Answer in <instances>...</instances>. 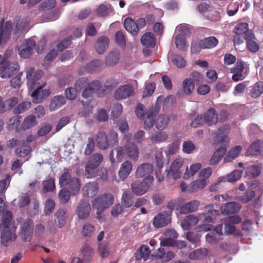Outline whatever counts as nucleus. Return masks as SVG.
<instances>
[{"instance_id":"obj_2","label":"nucleus","mask_w":263,"mask_h":263,"mask_svg":"<svg viewBox=\"0 0 263 263\" xmlns=\"http://www.w3.org/2000/svg\"><path fill=\"white\" fill-rule=\"evenodd\" d=\"M43 71L37 70L34 71V68H30L26 71L27 84L30 89H34L31 95L33 101L34 103H40L43 100L41 93V89L43 86L39 85L37 81L42 78Z\"/></svg>"},{"instance_id":"obj_56","label":"nucleus","mask_w":263,"mask_h":263,"mask_svg":"<svg viewBox=\"0 0 263 263\" xmlns=\"http://www.w3.org/2000/svg\"><path fill=\"white\" fill-rule=\"evenodd\" d=\"M255 192L254 191H247L243 195L238 197V199L243 203H248L251 201L255 197Z\"/></svg>"},{"instance_id":"obj_28","label":"nucleus","mask_w":263,"mask_h":263,"mask_svg":"<svg viewBox=\"0 0 263 263\" xmlns=\"http://www.w3.org/2000/svg\"><path fill=\"white\" fill-rule=\"evenodd\" d=\"M97 144L99 148L105 150L109 146V142L105 132H99L96 137Z\"/></svg>"},{"instance_id":"obj_19","label":"nucleus","mask_w":263,"mask_h":263,"mask_svg":"<svg viewBox=\"0 0 263 263\" xmlns=\"http://www.w3.org/2000/svg\"><path fill=\"white\" fill-rule=\"evenodd\" d=\"M16 234L9 229L4 230L1 236V242L4 247H8L12 242L15 240Z\"/></svg>"},{"instance_id":"obj_38","label":"nucleus","mask_w":263,"mask_h":263,"mask_svg":"<svg viewBox=\"0 0 263 263\" xmlns=\"http://www.w3.org/2000/svg\"><path fill=\"white\" fill-rule=\"evenodd\" d=\"M116 152V159L114 158V151H111L109 154V158L112 163L121 162L124 158L125 154L124 146H118L115 149Z\"/></svg>"},{"instance_id":"obj_58","label":"nucleus","mask_w":263,"mask_h":263,"mask_svg":"<svg viewBox=\"0 0 263 263\" xmlns=\"http://www.w3.org/2000/svg\"><path fill=\"white\" fill-rule=\"evenodd\" d=\"M229 126L226 125H223L219 128H218L217 133H216V139L217 141L220 143H222L224 142L225 138L227 137L225 133L226 131L228 130Z\"/></svg>"},{"instance_id":"obj_47","label":"nucleus","mask_w":263,"mask_h":263,"mask_svg":"<svg viewBox=\"0 0 263 263\" xmlns=\"http://www.w3.org/2000/svg\"><path fill=\"white\" fill-rule=\"evenodd\" d=\"M163 101V106L166 107H171L174 105L176 102L175 97L173 95H170L167 96L164 100L163 97L161 96H159L157 100L156 106L158 105L160 103Z\"/></svg>"},{"instance_id":"obj_40","label":"nucleus","mask_w":263,"mask_h":263,"mask_svg":"<svg viewBox=\"0 0 263 263\" xmlns=\"http://www.w3.org/2000/svg\"><path fill=\"white\" fill-rule=\"evenodd\" d=\"M119 57L120 52L118 50L111 51L106 58V64L109 66H112L116 65L119 62Z\"/></svg>"},{"instance_id":"obj_37","label":"nucleus","mask_w":263,"mask_h":263,"mask_svg":"<svg viewBox=\"0 0 263 263\" xmlns=\"http://www.w3.org/2000/svg\"><path fill=\"white\" fill-rule=\"evenodd\" d=\"M65 104V99L63 96H57L53 97L50 103L49 108L50 111H54Z\"/></svg>"},{"instance_id":"obj_20","label":"nucleus","mask_w":263,"mask_h":263,"mask_svg":"<svg viewBox=\"0 0 263 263\" xmlns=\"http://www.w3.org/2000/svg\"><path fill=\"white\" fill-rule=\"evenodd\" d=\"M133 167V165L130 161L126 160L123 162L118 171V175L120 178L122 180L126 179L132 172Z\"/></svg>"},{"instance_id":"obj_57","label":"nucleus","mask_w":263,"mask_h":263,"mask_svg":"<svg viewBox=\"0 0 263 263\" xmlns=\"http://www.w3.org/2000/svg\"><path fill=\"white\" fill-rule=\"evenodd\" d=\"M229 126L226 125H223L219 128H218L217 133H216V139L217 141L220 143H222L224 142L225 138L227 137L225 133L226 131L228 130Z\"/></svg>"},{"instance_id":"obj_25","label":"nucleus","mask_w":263,"mask_h":263,"mask_svg":"<svg viewBox=\"0 0 263 263\" xmlns=\"http://www.w3.org/2000/svg\"><path fill=\"white\" fill-rule=\"evenodd\" d=\"M151 250L148 246L143 245L138 249L135 253V258L136 260H139L143 259L144 261H146L150 255Z\"/></svg>"},{"instance_id":"obj_14","label":"nucleus","mask_w":263,"mask_h":263,"mask_svg":"<svg viewBox=\"0 0 263 263\" xmlns=\"http://www.w3.org/2000/svg\"><path fill=\"white\" fill-rule=\"evenodd\" d=\"M183 163L184 160L181 157L177 158L172 162L170 171L173 179L176 180L181 177V172L180 170Z\"/></svg>"},{"instance_id":"obj_34","label":"nucleus","mask_w":263,"mask_h":263,"mask_svg":"<svg viewBox=\"0 0 263 263\" xmlns=\"http://www.w3.org/2000/svg\"><path fill=\"white\" fill-rule=\"evenodd\" d=\"M199 202L198 200H194L183 205L181 208V214H187L197 210Z\"/></svg>"},{"instance_id":"obj_27","label":"nucleus","mask_w":263,"mask_h":263,"mask_svg":"<svg viewBox=\"0 0 263 263\" xmlns=\"http://www.w3.org/2000/svg\"><path fill=\"white\" fill-rule=\"evenodd\" d=\"M82 258L85 262H90L93 258L94 250L89 245H84L81 249Z\"/></svg>"},{"instance_id":"obj_64","label":"nucleus","mask_w":263,"mask_h":263,"mask_svg":"<svg viewBox=\"0 0 263 263\" xmlns=\"http://www.w3.org/2000/svg\"><path fill=\"white\" fill-rule=\"evenodd\" d=\"M31 104L30 102H25L19 104L13 109L15 114H19L23 112L30 108Z\"/></svg>"},{"instance_id":"obj_59","label":"nucleus","mask_w":263,"mask_h":263,"mask_svg":"<svg viewBox=\"0 0 263 263\" xmlns=\"http://www.w3.org/2000/svg\"><path fill=\"white\" fill-rule=\"evenodd\" d=\"M35 123V117L30 115L27 116L23 121L22 127L24 130L32 128Z\"/></svg>"},{"instance_id":"obj_6","label":"nucleus","mask_w":263,"mask_h":263,"mask_svg":"<svg viewBox=\"0 0 263 263\" xmlns=\"http://www.w3.org/2000/svg\"><path fill=\"white\" fill-rule=\"evenodd\" d=\"M19 70V65L17 63H10L8 61H3L0 66V76L5 79L10 78L16 73Z\"/></svg>"},{"instance_id":"obj_44","label":"nucleus","mask_w":263,"mask_h":263,"mask_svg":"<svg viewBox=\"0 0 263 263\" xmlns=\"http://www.w3.org/2000/svg\"><path fill=\"white\" fill-rule=\"evenodd\" d=\"M209 251L206 248H199L193 251L189 254V258L191 259L197 260L206 256Z\"/></svg>"},{"instance_id":"obj_16","label":"nucleus","mask_w":263,"mask_h":263,"mask_svg":"<svg viewBox=\"0 0 263 263\" xmlns=\"http://www.w3.org/2000/svg\"><path fill=\"white\" fill-rule=\"evenodd\" d=\"M219 214L220 212L218 210L213 209V205L209 204L205 206V212L200 215V217L203 218L205 222H211Z\"/></svg>"},{"instance_id":"obj_55","label":"nucleus","mask_w":263,"mask_h":263,"mask_svg":"<svg viewBox=\"0 0 263 263\" xmlns=\"http://www.w3.org/2000/svg\"><path fill=\"white\" fill-rule=\"evenodd\" d=\"M206 241L211 245H215L219 242L222 239L219 234L211 232L208 233L205 236Z\"/></svg>"},{"instance_id":"obj_62","label":"nucleus","mask_w":263,"mask_h":263,"mask_svg":"<svg viewBox=\"0 0 263 263\" xmlns=\"http://www.w3.org/2000/svg\"><path fill=\"white\" fill-rule=\"evenodd\" d=\"M175 44L176 47L180 50H183L186 45V38L181 34H179L175 36Z\"/></svg>"},{"instance_id":"obj_1","label":"nucleus","mask_w":263,"mask_h":263,"mask_svg":"<svg viewBox=\"0 0 263 263\" xmlns=\"http://www.w3.org/2000/svg\"><path fill=\"white\" fill-rule=\"evenodd\" d=\"M103 155L99 153L91 155L85 166V175L87 178H95L99 175L102 180L107 178V171L105 168H100L102 174H99V166L103 162Z\"/></svg>"},{"instance_id":"obj_22","label":"nucleus","mask_w":263,"mask_h":263,"mask_svg":"<svg viewBox=\"0 0 263 263\" xmlns=\"http://www.w3.org/2000/svg\"><path fill=\"white\" fill-rule=\"evenodd\" d=\"M263 150V141H254L247 150V156H257Z\"/></svg>"},{"instance_id":"obj_29","label":"nucleus","mask_w":263,"mask_h":263,"mask_svg":"<svg viewBox=\"0 0 263 263\" xmlns=\"http://www.w3.org/2000/svg\"><path fill=\"white\" fill-rule=\"evenodd\" d=\"M199 222V218L194 215L186 216L181 222V226L184 230H187L191 226L196 225Z\"/></svg>"},{"instance_id":"obj_46","label":"nucleus","mask_w":263,"mask_h":263,"mask_svg":"<svg viewBox=\"0 0 263 263\" xmlns=\"http://www.w3.org/2000/svg\"><path fill=\"white\" fill-rule=\"evenodd\" d=\"M249 32L252 31L248 29V24L247 23H241L237 24L233 30L234 34L244 35L245 38H246L247 35Z\"/></svg>"},{"instance_id":"obj_51","label":"nucleus","mask_w":263,"mask_h":263,"mask_svg":"<svg viewBox=\"0 0 263 263\" xmlns=\"http://www.w3.org/2000/svg\"><path fill=\"white\" fill-rule=\"evenodd\" d=\"M12 219L11 212L7 211L4 212L2 216L1 226L5 228H9L11 225Z\"/></svg>"},{"instance_id":"obj_10","label":"nucleus","mask_w":263,"mask_h":263,"mask_svg":"<svg viewBox=\"0 0 263 263\" xmlns=\"http://www.w3.org/2000/svg\"><path fill=\"white\" fill-rule=\"evenodd\" d=\"M154 171V166L149 163H143L139 165L135 172V177L137 178L153 177L151 174Z\"/></svg>"},{"instance_id":"obj_35","label":"nucleus","mask_w":263,"mask_h":263,"mask_svg":"<svg viewBox=\"0 0 263 263\" xmlns=\"http://www.w3.org/2000/svg\"><path fill=\"white\" fill-rule=\"evenodd\" d=\"M226 152L227 148L225 147H221L217 149L210 160V165H214L217 164L225 155Z\"/></svg>"},{"instance_id":"obj_45","label":"nucleus","mask_w":263,"mask_h":263,"mask_svg":"<svg viewBox=\"0 0 263 263\" xmlns=\"http://www.w3.org/2000/svg\"><path fill=\"white\" fill-rule=\"evenodd\" d=\"M206 185V181L204 179H197L192 182L189 185V192H193L194 191L203 189Z\"/></svg>"},{"instance_id":"obj_21","label":"nucleus","mask_w":263,"mask_h":263,"mask_svg":"<svg viewBox=\"0 0 263 263\" xmlns=\"http://www.w3.org/2000/svg\"><path fill=\"white\" fill-rule=\"evenodd\" d=\"M241 208V205L238 202H229L221 207V211L224 215L232 214L237 213Z\"/></svg>"},{"instance_id":"obj_12","label":"nucleus","mask_w":263,"mask_h":263,"mask_svg":"<svg viewBox=\"0 0 263 263\" xmlns=\"http://www.w3.org/2000/svg\"><path fill=\"white\" fill-rule=\"evenodd\" d=\"M91 207L88 201L82 200L76 210V214L80 219H85L90 215Z\"/></svg>"},{"instance_id":"obj_36","label":"nucleus","mask_w":263,"mask_h":263,"mask_svg":"<svg viewBox=\"0 0 263 263\" xmlns=\"http://www.w3.org/2000/svg\"><path fill=\"white\" fill-rule=\"evenodd\" d=\"M168 138V136L164 132H156L149 136V140L153 143H160L165 141Z\"/></svg>"},{"instance_id":"obj_41","label":"nucleus","mask_w":263,"mask_h":263,"mask_svg":"<svg viewBox=\"0 0 263 263\" xmlns=\"http://www.w3.org/2000/svg\"><path fill=\"white\" fill-rule=\"evenodd\" d=\"M102 63L99 60H93L87 64L85 70L88 72H94L101 70Z\"/></svg>"},{"instance_id":"obj_9","label":"nucleus","mask_w":263,"mask_h":263,"mask_svg":"<svg viewBox=\"0 0 263 263\" xmlns=\"http://www.w3.org/2000/svg\"><path fill=\"white\" fill-rule=\"evenodd\" d=\"M36 45L35 41L31 39L26 40L20 46L18 53L21 57L29 58Z\"/></svg>"},{"instance_id":"obj_32","label":"nucleus","mask_w":263,"mask_h":263,"mask_svg":"<svg viewBox=\"0 0 263 263\" xmlns=\"http://www.w3.org/2000/svg\"><path fill=\"white\" fill-rule=\"evenodd\" d=\"M242 150V147L237 145L231 148L223 159V162L227 163L236 158Z\"/></svg>"},{"instance_id":"obj_43","label":"nucleus","mask_w":263,"mask_h":263,"mask_svg":"<svg viewBox=\"0 0 263 263\" xmlns=\"http://www.w3.org/2000/svg\"><path fill=\"white\" fill-rule=\"evenodd\" d=\"M200 41L202 49L212 48L215 47L218 43V40L214 36L206 37Z\"/></svg>"},{"instance_id":"obj_52","label":"nucleus","mask_w":263,"mask_h":263,"mask_svg":"<svg viewBox=\"0 0 263 263\" xmlns=\"http://www.w3.org/2000/svg\"><path fill=\"white\" fill-rule=\"evenodd\" d=\"M56 6L55 0H48L42 2L39 7L40 11H47L54 8Z\"/></svg>"},{"instance_id":"obj_5","label":"nucleus","mask_w":263,"mask_h":263,"mask_svg":"<svg viewBox=\"0 0 263 263\" xmlns=\"http://www.w3.org/2000/svg\"><path fill=\"white\" fill-rule=\"evenodd\" d=\"M154 180V177H146L140 182H132L130 185L131 190L136 195H143L148 192L152 186Z\"/></svg>"},{"instance_id":"obj_23","label":"nucleus","mask_w":263,"mask_h":263,"mask_svg":"<svg viewBox=\"0 0 263 263\" xmlns=\"http://www.w3.org/2000/svg\"><path fill=\"white\" fill-rule=\"evenodd\" d=\"M205 123L209 126L215 125L218 122V115L215 109L213 108H210L203 114Z\"/></svg>"},{"instance_id":"obj_63","label":"nucleus","mask_w":263,"mask_h":263,"mask_svg":"<svg viewBox=\"0 0 263 263\" xmlns=\"http://www.w3.org/2000/svg\"><path fill=\"white\" fill-rule=\"evenodd\" d=\"M172 61L174 65L179 68H183L186 65L185 60L178 54L173 55Z\"/></svg>"},{"instance_id":"obj_7","label":"nucleus","mask_w":263,"mask_h":263,"mask_svg":"<svg viewBox=\"0 0 263 263\" xmlns=\"http://www.w3.org/2000/svg\"><path fill=\"white\" fill-rule=\"evenodd\" d=\"M33 228V220L30 218L26 219L21 224L20 236L23 240L29 242L31 240Z\"/></svg>"},{"instance_id":"obj_17","label":"nucleus","mask_w":263,"mask_h":263,"mask_svg":"<svg viewBox=\"0 0 263 263\" xmlns=\"http://www.w3.org/2000/svg\"><path fill=\"white\" fill-rule=\"evenodd\" d=\"M99 189V185L97 182H88L84 185L82 189L83 196L88 197H93L98 193Z\"/></svg>"},{"instance_id":"obj_15","label":"nucleus","mask_w":263,"mask_h":263,"mask_svg":"<svg viewBox=\"0 0 263 263\" xmlns=\"http://www.w3.org/2000/svg\"><path fill=\"white\" fill-rule=\"evenodd\" d=\"M126 155L132 160L137 161L139 158V148L134 142H129L125 146Z\"/></svg>"},{"instance_id":"obj_13","label":"nucleus","mask_w":263,"mask_h":263,"mask_svg":"<svg viewBox=\"0 0 263 263\" xmlns=\"http://www.w3.org/2000/svg\"><path fill=\"white\" fill-rule=\"evenodd\" d=\"M245 66L242 62H237L235 66L231 68V73H233L232 79L234 82L243 80L246 76L243 74Z\"/></svg>"},{"instance_id":"obj_50","label":"nucleus","mask_w":263,"mask_h":263,"mask_svg":"<svg viewBox=\"0 0 263 263\" xmlns=\"http://www.w3.org/2000/svg\"><path fill=\"white\" fill-rule=\"evenodd\" d=\"M201 167V164L200 163H194L190 166V170L187 167L186 171L184 174L183 178L187 179L190 176H193L197 173Z\"/></svg>"},{"instance_id":"obj_54","label":"nucleus","mask_w":263,"mask_h":263,"mask_svg":"<svg viewBox=\"0 0 263 263\" xmlns=\"http://www.w3.org/2000/svg\"><path fill=\"white\" fill-rule=\"evenodd\" d=\"M43 184V188L42 191L44 193L52 192L55 188L54 180L51 178L44 181Z\"/></svg>"},{"instance_id":"obj_4","label":"nucleus","mask_w":263,"mask_h":263,"mask_svg":"<svg viewBox=\"0 0 263 263\" xmlns=\"http://www.w3.org/2000/svg\"><path fill=\"white\" fill-rule=\"evenodd\" d=\"M61 186L68 185L73 195H76L80 190L81 182L79 179L75 177H71L69 172H64L59 179Z\"/></svg>"},{"instance_id":"obj_33","label":"nucleus","mask_w":263,"mask_h":263,"mask_svg":"<svg viewBox=\"0 0 263 263\" xmlns=\"http://www.w3.org/2000/svg\"><path fill=\"white\" fill-rule=\"evenodd\" d=\"M263 93V81L255 83L249 90V95L252 98H257Z\"/></svg>"},{"instance_id":"obj_61","label":"nucleus","mask_w":263,"mask_h":263,"mask_svg":"<svg viewBox=\"0 0 263 263\" xmlns=\"http://www.w3.org/2000/svg\"><path fill=\"white\" fill-rule=\"evenodd\" d=\"M58 196L61 203L65 204L69 200L71 197V193L67 189H62L59 192Z\"/></svg>"},{"instance_id":"obj_53","label":"nucleus","mask_w":263,"mask_h":263,"mask_svg":"<svg viewBox=\"0 0 263 263\" xmlns=\"http://www.w3.org/2000/svg\"><path fill=\"white\" fill-rule=\"evenodd\" d=\"M182 200L180 198L175 199L169 201L167 204V208L171 211L179 210L181 212L182 205Z\"/></svg>"},{"instance_id":"obj_8","label":"nucleus","mask_w":263,"mask_h":263,"mask_svg":"<svg viewBox=\"0 0 263 263\" xmlns=\"http://www.w3.org/2000/svg\"><path fill=\"white\" fill-rule=\"evenodd\" d=\"M171 211L170 213L163 211L157 214L153 219V226L157 228L164 227L171 222Z\"/></svg>"},{"instance_id":"obj_42","label":"nucleus","mask_w":263,"mask_h":263,"mask_svg":"<svg viewBox=\"0 0 263 263\" xmlns=\"http://www.w3.org/2000/svg\"><path fill=\"white\" fill-rule=\"evenodd\" d=\"M121 203L126 208L131 207L134 203V196L129 191L123 192L121 198Z\"/></svg>"},{"instance_id":"obj_48","label":"nucleus","mask_w":263,"mask_h":263,"mask_svg":"<svg viewBox=\"0 0 263 263\" xmlns=\"http://www.w3.org/2000/svg\"><path fill=\"white\" fill-rule=\"evenodd\" d=\"M66 209L61 208L56 213V219L58 220V226L60 228H62L66 223Z\"/></svg>"},{"instance_id":"obj_26","label":"nucleus","mask_w":263,"mask_h":263,"mask_svg":"<svg viewBox=\"0 0 263 263\" xmlns=\"http://www.w3.org/2000/svg\"><path fill=\"white\" fill-rule=\"evenodd\" d=\"M245 40L247 41V46L250 51L255 53L259 50V45L255 42V36L253 32H249Z\"/></svg>"},{"instance_id":"obj_39","label":"nucleus","mask_w":263,"mask_h":263,"mask_svg":"<svg viewBox=\"0 0 263 263\" xmlns=\"http://www.w3.org/2000/svg\"><path fill=\"white\" fill-rule=\"evenodd\" d=\"M170 122V118L167 115H159L155 121L156 127L159 130H163L167 126Z\"/></svg>"},{"instance_id":"obj_49","label":"nucleus","mask_w":263,"mask_h":263,"mask_svg":"<svg viewBox=\"0 0 263 263\" xmlns=\"http://www.w3.org/2000/svg\"><path fill=\"white\" fill-rule=\"evenodd\" d=\"M195 84L191 79H185L183 82V90L186 95H191L194 88Z\"/></svg>"},{"instance_id":"obj_18","label":"nucleus","mask_w":263,"mask_h":263,"mask_svg":"<svg viewBox=\"0 0 263 263\" xmlns=\"http://www.w3.org/2000/svg\"><path fill=\"white\" fill-rule=\"evenodd\" d=\"M166 238L161 242L162 246H174L176 245V239L178 237V234L175 230L168 229L165 232Z\"/></svg>"},{"instance_id":"obj_30","label":"nucleus","mask_w":263,"mask_h":263,"mask_svg":"<svg viewBox=\"0 0 263 263\" xmlns=\"http://www.w3.org/2000/svg\"><path fill=\"white\" fill-rule=\"evenodd\" d=\"M124 25L128 32L132 33L133 35H137L139 32L138 26L132 17H126Z\"/></svg>"},{"instance_id":"obj_24","label":"nucleus","mask_w":263,"mask_h":263,"mask_svg":"<svg viewBox=\"0 0 263 263\" xmlns=\"http://www.w3.org/2000/svg\"><path fill=\"white\" fill-rule=\"evenodd\" d=\"M109 43V40L105 36H101L98 38L95 44L96 52L100 54L104 53L108 48Z\"/></svg>"},{"instance_id":"obj_11","label":"nucleus","mask_w":263,"mask_h":263,"mask_svg":"<svg viewBox=\"0 0 263 263\" xmlns=\"http://www.w3.org/2000/svg\"><path fill=\"white\" fill-rule=\"evenodd\" d=\"M134 88L131 85H124L117 89L114 93V97L117 100L125 99L133 94Z\"/></svg>"},{"instance_id":"obj_60","label":"nucleus","mask_w":263,"mask_h":263,"mask_svg":"<svg viewBox=\"0 0 263 263\" xmlns=\"http://www.w3.org/2000/svg\"><path fill=\"white\" fill-rule=\"evenodd\" d=\"M95 227L89 222H86L83 227L82 234L84 237H90L93 234Z\"/></svg>"},{"instance_id":"obj_31","label":"nucleus","mask_w":263,"mask_h":263,"mask_svg":"<svg viewBox=\"0 0 263 263\" xmlns=\"http://www.w3.org/2000/svg\"><path fill=\"white\" fill-rule=\"evenodd\" d=\"M142 44L146 47H153L156 45V38L152 32H146L141 37Z\"/></svg>"},{"instance_id":"obj_3","label":"nucleus","mask_w":263,"mask_h":263,"mask_svg":"<svg viewBox=\"0 0 263 263\" xmlns=\"http://www.w3.org/2000/svg\"><path fill=\"white\" fill-rule=\"evenodd\" d=\"M114 196L109 193H105L94 199L92 206L97 210V215L101 214L104 210L113 204Z\"/></svg>"}]
</instances>
